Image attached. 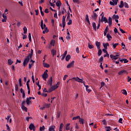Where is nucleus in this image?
<instances>
[{
    "label": "nucleus",
    "mask_w": 131,
    "mask_h": 131,
    "mask_svg": "<svg viewBox=\"0 0 131 131\" xmlns=\"http://www.w3.org/2000/svg\"><path fill=\"white\" fill-rule=\"evenodd\" d=\"M101 22H104V23H108L109 27H111L112 26V17H108V19L106 17H104V14L101 17Z\"/></svg>",
    "instance_id": "obj_1"
},
{
    "label": "nucleus",
    "mask_w": 131,
    "mask_h": 131,
    "mask_svg": "<svg viewBox=\"0 0 131 131\" xmlns=\"http://www.w3.org/2000/svg\"><path fill=\"white\" fill-rule=\"evenodd\" d=\"M59 84H60V83L57 82L56 84L53 85L49 89L48 93H52L53 91H55V90L58 89V88H59Z\"/></svg>",
    "instance_id": "obj_2"
},
{
    "label": "nucleus",
    "mask_w": 131,
    "mask_h": 131,
    "mask_svg": "<svg viewBox=\"0 0 131 131\" xmlns=\"http://www.w3.org/2000/svg\"><path fill=\"white\" fill-rule=\"evenodd\" d=\"M29 61H30V57L29 56H26V58L24 59V62H23V66L25 67L27 66L28 63H29Z\"/></svg>",
    "instance_id": "obj_3"
},
{
    "label": "nucleus",
    "mask_w": 131,
    "mask_h": 131,
    "mask_svg": "<svg viewBox=\"0 0 131 131\" xmlns=\"http://www.w3.org/2000/svg\"><path fill=\"white\" fill-rule=\"evenodd\" d=\"M69 80H72V81H77V82H83L82 79L79 78L78 77H73L72 79H70Z\"/></svg>",
    "instance_id": "obj_4"
},
{
    "label": "nucleus",
    "mask_w": 131,
    "mask_h": 131,
    "mask_svg": "<svg viewBox=\"0 0 131 131\" xmlns=\"http://www.w3.org/2000/svg\"><path fill=\"white\" fill-rule=\"evenodd\" d=\"M67 16V14H66V16H62V28H64L65 26H66V16Z\"/></svg>",
    "instance_id": "obj_5"
},
{
    "label": "nucleus",
    "mask_w": 131,
    "mask_h": 131,
    "mask_svg": "<svg viewBox=\"0 0 131 131\" xmlns=\"http://www.w3.org/2000/svg\"><path fill=\"white\" fill-rule=\"evenodd\" d=\"M75 62V61H74V60H73L70 63L68 64L67 66V68H71V67H73V66H74V63Z\"/></svg>",
    "instance_id": "obj_6"
},
{
    "label": "nucleus",
    "mask_w": 131,
    "mask_h": 131,
    "mask_svg": "<svg viewBox=\"0 0 131 131\" xmlns=\"http://www.w3.org/2000/svg\"><path fill=\"white\" fill-rule=\"evenodd\" d=\"M42 77L43 80H45V81H47V78H48V77H49V75L48 74H45L43 73V74L42 75Z\"/></svg>",
    "instance_id": "obj_7"
},
{
    "label": "nucleus",
    "mask_w": 131,
    "mask_h": 131,
    "mask_svg": "<svg viewBox=\"0 0 131 131\" xmlns=\"http://www.w3.org/2000/svg\"><path fill=\"white\" fill-rule=\"evenodd\" d=\"M92 18L93 20H97V18H98V15L97 13L93 12V15H92Z\"/></svg>",
    "instance_id": "obj_8"
},
{
    "label": "nucleus",
    "mask_w": 131,
    "mask_h": 131,
    "mask_svg": "<svg viewBox=\"0 0 131 131\" xmlns=\"http://www.w3.org/2000/svg\"><path fill=\"white\" fill-rule=\"evenodd\" d=\"M123 73H127V71L125 70H122L120 71V72H118V75H122Z\"/></svg>",
    "instance_id": "obj_9"
},
{
    "label": "nucleus",
    "mask_w": 131,
    "mask_h": 131,
    "mask_svg": "<svg viewBox=\"0 0 131 131\" xmlns=\"http://www.w3.org/2000/svg\"><path fill=\"white\" fill-rule=\"evenodd\" d=\"M95 43L98 50H100V49H101V42L96 41Z\"/></svg>",
    "instance_id": "obj_10"
},
{
    "label": "nucleus",
    "mask_w": 131,
    "mask_h": 131,
    "mask_svg": "<svg viewBox=\"0 0 131 131\" xmlns=\"http://www.w3.org/2000/svg\"><path fill=\"white\" fill-rule=\"evenodd\" d=\"M56 126L54 125L50 126L49 128V131H55V128Z\"/></svg>",
    "instance_id": "obj_11"
},
{
    "label": "nucleus",
    "mask_w": 131,
    "mask_h": 131,
    "mask_svg": "<svg viewBox=\"0 0 131 131\" xmlns=\"http://www.w3.org/2000/svg\"><path fill=\"white\" fill-rule=\"evenodd\" d=\"M31 99H32V98H31V97H30L29 98H27V100H26L27 105H29V104L31 103V101H30V100H31Z\"/></svg>",
    "instance_id": "obj_12"
},
{
    "label": "nucleus",
    "mask_w": 131,
    "mask_h": 131,
    "mask_svg": "<svg viewBox=\"0 0 131 131\" xmlns=\"http://www.w3.org/2000/svg\"><path fill=\"white\" fill-rule=\"evenodd\" d=\"M29 128L30 129V130H32V129L35 128V126H34V124L31 123L30 124Z\"/></svg>",
    "instance_id": "obj_13"
},
{
    "label": "nucleus",
    "mask_w": 131,
    "mask_h": 131,
    "mask_svg": "<svg viewBox=\"0 0 131 131\" xmlns=\"http://www.w3.org/2000/svg\"><path fill=\"white\" fill-rule=\"evenodd\" d=\"M92 27L95 31H97V25H96V23L93 22L92 23Z\"/></svg>",
    "instance_id": "obj_14"
},
{
    "label": "nucleus",
    "mask_w": 131,
    "mask_h": 131,
    "mask_svg": "<svg viewBox=\"0 0 131 131\" xmlns=\"http://www.w3.org/2000/svg\"><path fill=\"white\" fill-rule=\"evenodd\" d=\"M84 85L85 86L86 88V92H88V93H91V90L90 89H89V88H90L89 85H85V84H84V83H83Z\"/></svg>",
    "instance_id": "obj_15"
},
{
    "label": "nucleus",
    "mask_w": 131,
    "mask_h": 131,
    "mask_svg": "<svg viewBox=\"0 0 131 131\" xmlns=\"http://www.w3.org/2000/svg\"><path fill=\"white\" fill-rule=\"evenodd\" d=\"M51 54L53 57H54L55 55H57V51L55 50V49H52L51 50Z\"/></svg>",
    "instance_id": "obj_16"
},
{
    "label": "nucleus",
    "mask_w": 131,
    "mask_h": 131,
    "mask_svg": "<svg viewBox=\"0 0 131 131\" xmlns=\"http://www.w3.org/2000/svg\"><path fill=\"white\" fill-rule=\"evenodd\" d=\"M103 47H104V49H105V50H107V49H108V48L107 47H109V43H108V42H106V43H103Z\"/></svg>",
    "instance_id": "obj_17"
},
{
    "label": "nucleus",
    "mask_w": 131,
    "mask_h": 131,
    "mask_svg": "<svg viewBox=\"0 0 131 131\" xmlns=\"http://www.w3.org/2000/svg\"><path fill=\"white\" fill-rule=\"evenodd\" d=\"M79 122H80V124H84V119L80 118V119H79Z\"/></svg>",
    "instance_id": "obj_18"
},
{
    "label": "nucleus",
    "mask_w": 131,
    "mask_h": 131,
    "mask_svg": "<svg viewBox=\"0 0 131 131\" xmlns=\"http://www.w3.org/2000/svg\"><path fill=\"white\" fill-rule=\"evenodd\" d=\"M33 55V50L31 49V53L29 54V55H28V57H30V59H31V58H32Z\"/></svg>",
    "instance_id": "obj_19"
},
{
    "label": "nucleus",
    "mask_w": 131,
    "mask_h": 131,
    "mask_svg": "<svg viewBox=\"0 0 131 131\" xmlns=\"http://www.w3.org/2000/svg\"><path fill=\"white\" fill-rule=\"evenodd\" d=\"M70 59H71V56L70 55H68L66 57V61H67V62H68Z\"/></svg>",
    "instance_id": "obj_20"
},
{
    "label": "nucleus",
    "mask_w": 131,
    "mask_h": 131,
    "mask_svg": "<svg viewBox=\"0 0 131 131\" xmlns=\"http://www.w3.org/2000/svg\"><path fill=\"white\" fill-rule=\"evenodd\" d=\"M39 8L41 16H43L45 15V13H43V11H42V7H41V6H39Z\"/></svg>",
    "instance_id": "obj_21"
},
{
    "label": "nucleus",
    "mask_w": 131,
    "mask_h": 131,
    "mask_svg": "<svg viewBox=\"0 0 131 131\" xmlns=\"http://www.w3.org/2000/svg\"><path fill=\"white\" fill-rule=\"evenodd\" d=\"M112 18L113 19H119V16H118V15H115V14H114L113 16H112Z\"/></svg>",
    "instance_id": "obj_22"
},
{
    "label": "nucleus",
    "mask_w": 131,
    "mask_h": 131,
    "mask_svg": "<svg viewBox=\"0 0 131 131\" xmlns=\"http://www.w3.org/2000/svg\"><path fill=\"white\" fill-rule=\"evenodd\" d=\"M119 7L120 8H123V7H124V3H123V1L120 2V5H119Z\"/></svg>",
    "instance_id": "obj_23"
},
{
    "label": "nucleus",
    "mask_w": 131,
    "mask_h": 131,
    "mask_svg": "<svg viewBox=\"0 0 131 131\" xmlns=\"http://www.w3.org/2000/svg\"><path fill=\"white\" fill-rule=\"evenodd\" d=\"M106 37L108 40V41H110V40H111L110 39V38H112V36L110 35V34L109 33H107V35H106Z\"/></svg>",
    "instance_id": "obj_24"
},
{
    "label": "nucleus",
    "mask_w": 131,
    "mask_h": 131,
    "mask_svg": "<svg viewBox=\"0 0 131 131\" xmlns=\"http://www.w3.org/2000/svg\"><path fill=\"white\" fill-rule=\"evenodd\" d=\"M14 63V61L13 60H11V59H9L8 60V65H12Z\"/></svg>",
    "instance_id": "obj_25"
},
{
    "label": "nucleus",
    "mask_w": 131,
    "mask_h": 131,
    "mask_svg": "<svg viewBox=\"0 0 131 131\" xmlns=\"http://www.w3.org/2000/svg\"><path fill=\"white\" fill-rule=\"evenodd\" d=\"M67 36L66 37V39L69 40L70 39V33H69V31H68V29H67Z\"/></svg>",
    "instance_id": "obj_26"
},
{
    "label": "nucleus",
    "mask_w": 131,
    "mask_h": 131,
    "mask_svg": "<svg viewBox=\"0 0 131 131\" xmlns=\"http://www.w3.org/2000/svg\"><path fill=\"white\" fill-rule=\"evenodd\" d=\"M23 30L24 34H26V33H27V28L26 26L24 27Z\"/></svg>",
    "instance_id": "obj_27"
},
{
    "label": "nucleus",
    "mask_w": 131,
    "mask_h": 131,
    "mask_svg": "<svg viewBox=\"0 0 131 131\" xmlns=\"http://www.w3.org/2000/svg\"><path fill=\"white\" fill-rule=\"evenodd\" d=\"M100 26H101V19H100V17H99L98 26L97 27V29H99V28H100Z\"/></svg>",
    "instance_id": "obj_28"
},
{
    "label": "nucleus",
    "mask_w": 131,
    "mask_h": 131,
    "mask_svg": "<svg viewBox=\"0 0 131 131\" xmlns=\"http://www.w3.org/2000/svg\"><path fill=\"white\" fill-rule=\"evenodd\" d=\"M70 125V123H68L66 125V130H69L70 129V127L69 126Z\"/></svg>",
    "instance_id": "obj_29"
},
{
    "label": "nucleus",
    "mask_w": 131,
    "mask_h": 131,
    "mask_svg": "<svg viewBox=\"0 0 131 131\" xmlns=\"http://www.w3.org/2000/svg\"><path fill=\"white\" fill-rule=\"evenodd\" d=\"M65 13H67V11H66V10H65L64 8H63L61 10V13L62 15H64Z\"/></svg>",
    "instance_id": "obj_30"
},
{
    "label": "nucleus",
    "mask_w": 131,
    "mask_h": 131,
    "mask_svg": "<svg viewBox=\"0 0 131 131\" xmlns=\"http://www.w3.org/2000/svg\"><path fill=\"white\" fill-rule=\"evenodd\" d=\"M56 5L57 7H60L62 5V3L60 1H58L56 2Z\"/></svg>",
    "instance_id": "obj_31"
},
{
    "label": "nucleus",
    "mask_w": 131,
    "mask_h": 131,
    "mask_svg": "<svg viewBox=\"0 0 131 131\" xmlns=\"http://www.w3.org/2000/svg\"><path fill=\"white\" fill-rule=\"evenodd\" d=\"M51 46L55 47V40H52L50 42Z\"/></svg>",
    "instance_id": "obj_32"
},
{
    "label": "nucleus",
    "mask_w": 131,
    "mask_h": 131,
    "mask_svg": "<svg viewBox=\"0 0 131 131\" xmlns=\"http://www.w3.org/2000/svg\"><path fill=\"white\" fill-rule=\"evenodd\" d=\"M102 51L105 54H106L107 57H109V54L108 53V51H106V49H102Z\"/></svg>",
    "instance_id": "obj_33"
},
{
    "label": "nucleus",
    "mask_w": 131,
    "mask_h": 131,
    "mask_svg": "<svg viewBox=\"0 0 131 131\" xmlns=\"http://www.w3.org/2000/svg\"><path fill=\"white\" fill-rule=\"evenodd\" d=\"M43 67H45L46 68H49L50 67V64L47 63H43Z\"/></svg>",
    "instance_id": "obj_34"
},
{
    "label": "nucleus",
    "mask_w": 131,
    "mask_h": 131,
    "mask_svg": "<svg viewBox=\"0 0 131 131\" xmlns=\"http://www.w3.org/2000/svg\"><path fill=\"white\" fill-rule=\"evenodd\" d=\"M40 27L42 30H43V20L42 19L41 20Z\"/></svg>",
    "instance_id": "obj_35"
},
{
    "label": "nucleus",
    "mask_w": 131,
    "mask_h": 131,
    "mask_svg": "<svg viewBox=\"0 0 131 131\" xmlns=\"http://www.w3.org/2000/svg\"><path fill=\"white\" fill-rule=\"evenodd\" d=\"M122 94H123V95H127V92H126V90H122Z\"/></svg>",
    "instance_id": "obj_36"
},
{
    "label": "nucleus",
    "mask_w": 131,
    "mask_h": 131,
    "mask_svg": "<svg viewBox=\"0 0 131 131\" xmlns=\"http://www.w3.org/2000/svg\"><path fill=\"white\" fill-rule=\"evenodd\" d=\"M80 119V116H77V117H75L73 118V120H76V119Z\"/></svg>",
    "instance_id": "obj_37"
},
{
    "label": "nucleus",
    "mask_w": 131,
    "mask_h": 131,
    "mask_svg": "<svg viewBox=\"0 0 131 131\" xmlns=\"http://www.w3.org/2000/svg\"><path fill=\"white\" fill-rule=\"evenodd\" d=\"M45 128H46V127H45L44 125H43L42 127H40L39 130L40 131H43V130H45Z\"/></svg>",
    "instance_id": "obj_38"
},
{
    "label": "nucleus",
    "mask_w": 131,
    "mask_h": 131,
    "mask_svg": "<svg viewBox=\"0 0 131 131\" xmlns=\"http://www.w3.org/2000/svg\"><path fill=\"white\" fill-rule=\"evenodd\" d=\"M98 55L99 57H100V56H101V55H102V50H101L99 49L98 52Z\"/></svg>",
    "instance_id": "obj_39"
},
{
    "label": "nucleus",
    "mask_w": 131,
    "mask_h": 131,
    "mask_svg": "<svg viewBox=\"0 0 131 131\" xmlns=\"http://www.w3.org/2000/svg\"><path fill=\"white\" fill-rule=\"evenodd\" d=\"M105 128H106V131L111 130V127H110V126H106Z\"/></svg>",
    "instance_id": "obj_40"
},
{
    "label": "nucleus",
    "mask_w": 131,
    "mask_h": 131,
    "mask_svg": "<svg viewBox=\"0 0 131 131\" xmlns=\"http://www.w3.org/2000/svg\"><path fill=\"white\" fill-rule=\"evenodd\" d=\"M36 84L38 86V88H39L38 90H39V91L41 89V86L39 84V82H36Z\"/></svg>",
    "instance_id": "obj_41"
},
{
    "label": "nucleus",
    "mask_w": 131,
    "mask_h": 131,
    "mask_svg": "<svg viewBox=\"0 0 131 131\" xmlns=\"http://www.w3.org/2000/svg\"><path fill=\"white\" fill-rule=\"evenodd\" d=\"M21 108L23 110L25 111L26 112H27V107H26L25 106H21Z\"/></svg>",
    "instance_id": "obj_42"
},
{
    "label": "nucleus",
    "mask_w": 131,
    "mask_h": 131,
    "mask_svg": "<svg viewBox=\"0 0 131 131\" xmlns=\"http://www.w3.org/2000/svg\"><path fill=\"white\" fill-rule=\"evenodd\" d=\"M124 6L125 8H129L128 4L126 2H124Z\"/></svg>",
    "instance_id": "obj_43"
},
{
    "label": "nucleus",
    "mask_w": 131,
    "mask_h": 131,
    "mask_svg": "<svg viewBox=\"0 0 131 131\" xmlns=\"http://www.w3.org/2000/svg\"><path fill=\"white\" fill-rule=\"evenodd\" d=\"M112 45H113V47L114 49H115L117 47V46H118L119 44L118 43H116L115 44L113 43Z\"/></svg>",
    "instance_id": "obj_44"
},
{
    "label": "nucleus",
    "mask_w": 131,
    "mask_h": 131,
    "mask_svg": "<svg viewBox=\"0 0 131 131\" xmlns=\"http://www.w3.org/2000/svg\"><path fill=\"white\" fill-rule=\"evenodd\" d=\"M29 40L31 41V33H29L28 35Z\"/></svg>",
    "instance_id": "obj_45"
},
{
    "label": "nucleus",
    "mask_w": 131,
    "mask_h": 131,
    "mask_svg": "<svg viewBox=\"0 0 131 131\" xmlns=\"http://www.w3.org/2000/svg\"><path fill=\"white\" fill-rule=\"evenodd\" d=\"M104 60V57L101 56V58L99 59V63H102V61Z\"/></svg>",
    "instance_id": "obj_46"
},
{
    "label": "nucleus",
    "mask_w": 131,
    "mask_h": 131,
    "mask_svg": "<svg viewBox=\"0 0 131 131\" xmlns=\"http://www.w3.org/2000/svg\"><path fill=\"white\" fill-rule=\"evenodd\" d=\"M119 30L120 31H121V32L123 33V34L124 33H126L125 31H124L122 29H121L120 28H119Z\"/></svg>",
    "instance_id": "obj_47"
},
{
    "label": "nucleus",
    "mask_w": 131,
    "mask_h": 131,
    "mask_svg": "<svg viewBox=\"0 0 131 131\" xmlns=\"http://www.w3.org/2000/svg\"><path fill=\"white\" fill-rule=\"evenodd\" d=\"M48 82H53V78L52 77H50L48 81Z\"/></svg>",
    "instance_id": "obj_48"
},
{
    "label": "nucleus",
    "mask_w": 131,
    "mask_h": 131,
    "mask_svg": "<svg viewBox=\"0 0 131 131\" xmlns=\"http://www.w3.org/2000/svg\"><path fill=\"white\" fill-rule=\"evenodd\" d=\"M49 4L51 6V7H53V8L55 7V4H53V3L51 2V1L49 2Z\"/></svg>",
    "instance_id": "obj_49"
},
{
    "label": "nucleus",
    "mask_w": 131,
    "mask_h": 131,
    "mask_svg": "<svg viewBox=\"0 0 131 131\" xmlns=\"http://www.w3.org/2000/svg\"><path fill=\"white\" fill-rule=\"evenodd\" d=\"M124 63H128V60L126 58H123Z\"/></svg>",
    "instance_id": "obj_50"
},
{
    "label": "nucleus",
    "mask_w": 131,
    "mask_h": 131,
    "mask_svg": "<svg viewBox=\"0 0 131 131\" xmlns=\"http://www.w3.org/2000/svg\"><path fill=\"white\" fill-rule=\"evenodd\" d=\"M72 24V20L70 19L68 23V25H71Z\"/></svg>",
    "instance_id": "obj_51"
},
{
    "label": "nucleus",
    "mask_w": 131,
    "mask_h": 131,
    "mask_svg": "<svg viewBox=\"0 0 131 131\" xmlns=\"http://www.w3.org/2000/svg\"><path fill=\"white\" fill-rule=\"evenodd\" d=\"M26 104V102L25 101H23L21 104V107L25 106Z\"/></svg>",
    "instance_id": "obj_52"
},
{
    "label": "nucleus",
    "mask_w": 131,
    "mask_h": 131,
    "mask_svg": "<svg viewBox=\"0 0 131 131\" xmlns=\"http://www.w3.org/2000/svg\"><path fill=\"white\" fill-rule=\"evenodd\" d=\"M110 5H111V6H115V3L113 2L110 1Z\"/></svg>",
    "instance_id": "obj_53"
},
{
    "label": "nucleus",
    "mask_w": 131,
    "mask_h": 131,
    "mask_svg": "<svg viewBox=\"0 0 131 131\" xmlns=\"http://www.w3.org/2000/svg\"><path fill=\"white\" fill-rule=\"evenodd\" d=\"M23 36V39H26L27 38V36L26 35H24V34H22Z\"/></svg>",
    "instance_id": "obj_54"
},
{
    "label": "nucleus",
    "mask_w": 131,
    "mask_h": 131,
    "mask_svg": "<svg viewBox=\"0 0 131 131\" xmlns=\"http://www.w3.org/2000/svg\"><path fill=\"white\" fill-rule=\"evenodd\" d=\"M113 3L115 4V5H117V3L118 2V0H112Z\"/></svg>",
    "instance_id": "obj_55"
},
{
    "label": "nucleus",
    "mask_w": 131,
    "mask_h": 131,
    "mask_svg": "<svg viewBox=\"0 0 131 131\" xmlns=\"http://www.w3.org/2000/svg\"><path fill=\"white\" fill-rule=\"evenodd\" d=\"M76 52L77 54H79V48L78 47L76 48Z\"/></svg>",
    "instance_id": "obj_56"
},
{
    "label": "nucleus",
    "mask_w": 131,
    "mask_h": 131,
    "mask_svg": "<svg viewBox=\"0 0 131 131\" xmlns=\"http://www.w3.org/2000/svg\"><path fill=\"white\" fill-rule=\"evenodd\" d=\"M102 122H103V124H104V125H106V124H107V122H106V120H105V119L102 120Z\"/></svg>",
    "instance_id": "obj_57"
},
{
    "label": "nucleus",
    "mask_w": 131,
    "mask_h": 131,
    "mask_svg": "<svg viewBox=\"0 0 131 131\" xmlns=\"http://www.w3.org/2000/svg\"><path fill=\"white\" fill-rule=\"evenodd\" d=\"M54 23H55V19H52L51 20V24H52V26H54Z\"/></svg>",
    "instance_id": "obj_58"
},
{
    "label": "nucleus",
    "mask_w": 131,
    "mask_h": 131,
    "mask_svg": "<svg viewBox=\"0 0 131 131\" xmlns=\"http://www.w3.org/2000/svg\"><path fill=\"white\" fill-rule=\"evenodd\" d=\"M121 46H124V47L122 48L123 49L125 50V49H126V48H125V45H124V43H123V42H122V43H121Z\"/></svg>",
    "instance_id": "obj_59"
},
{
    "label": "nucleus",
    "mask_w": 131,
    "mask_h": 131,
    "mask_svg": "<svg viewBox=\"0 0 131 131\" xmlns=\"http://www.w3.org/2000/svg\"><path fill=\"white\" fill-rule=\"evenodd\" d=\"M45 13H46V14H48L49 13V9L46 8L45 11H44Z\"/></svg>",
    "instance_id": "obj_60"
},
{
    "label": "nucleus",
    "mask_w": 131,
    "mask_h": 131,
    "mask_svg": "<svg viewBox=\"0 0 131 131\" xmlns=\"http://www.w3.org/2000/svg\"><path fill=\"white\" fill-rule=\"evenodd\" d=\"M114 32H115V33H118V30H117V28H115Z\"/></svg>",
    "instance_id": "obj_61"
},
{
    "label": "nucleus",
    "mask_w": 131,
    "mask_h": 131,
    "mask_svg": "<svg viewBox=\"0 0 131 131\" xmlns=\"http://www.w3.org/2000/svg\"><path fill=\"white\" fill-rule=\"evenodd\" d=\"M88 47H89V49H93L94 48V46L93 45H91L90 44L88 45Z\"/></svg>",
    "instance_id": "obj_62"
},
{
    "label": "nucleus",
    "mask_w": 131,
    "mask_h": 131,
    "mask_svg": "<svg viewBox=\"0 0 131 131\" xmlns=\"http://www.w3.org/2000/svg\"><path fill=\"white\" fill-rule=\"evenodd\" d=\"M44 31H45V32H46V33H48V32H49V31L48 28H46L45 29V30H44Z\"/></svg>",
    "instance_id": "obj_63"
},
{
    "label": "nucleus",
    "mask_w": 131,
    "mask_h": 131,
    "mask_svg": "<svg viewBox=\"0 0 131 131\" xmlns=\"http://www.w3.org/2000/svg\"><path fill=\"white\" fill-rule=\"evenodd\" d=\"M15 91H16V92L18 91V84H15Z\"/></svg>",
    "instance_id": "obj_64"
}]
</instances>
